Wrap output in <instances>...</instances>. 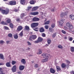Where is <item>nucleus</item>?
Instances as JSON below:
<instances>
[{
  "instance_id": "obj_1",
  "label": "nucleus",
  "mask_w": 74,
  "mask_h": 74,
  "mask_svg": "<svg viewBox=\"0 0 74 74\" xmlns=\"http://www.w3.org/2000/svg\"><path fill=\"white\" fill-rule=\"evenodd\" d=\"M42 56L44 58H46V59H48V58H49V57H51L50 55L46 53H43L42 55Z\"/></svg>"
},
{
  "instance_id": "obj_2",
  "label": "nucleus",
  "mask_w": 74,
  "mask_h": 74,
  "mask_svg": "<svg viewBox=\"0 0 74 74\" xmlns=\"http://www.w3.org/2000/svg\"><path fill=\"white\" fill-rule=\"evenodd\" d=\"M0 11H1L2 13L3 14H5V15L8 14L9 12V10L8 9H7V10L5 11V10H3V9H1V10Z\"/></svg>"
},
{
  "instance_id": "obj_3",
  "label": "nucleus",
  "mask_w": 74,
  "mask_h": 74,
  "mask_svg": "<svg viewBox=\"0 0 74 74\" xmlns=\"http://www.w3.org/2000/svg\"><path fill=\"white\" fill-rule=\"evenodd\" d=\"M8 5H16V1H11L9 2V3H8Z\"/></svg>"
},
{
  "instance_id": "obj_4",
  "label": "nucleus",
  "mask_w": 74,
  "mask_h": 74,
  "mask_svg": "<svg viewBox=\"0 0 74 74\" xmlns=\"http://www.w3.org/2000/svg\"><path fill=\"white\" fill-rule=\"evenodd\" d=\"M43 40V39L41 37H39L37 40L35 41V43H38L39 42H41Z\"/></svg>"
},
{
  "instance_id": "obj_5",
  "label": "nucleus",
  "mask_w": 74,
  "mask_h": 74,
  "mask_svg": "<svg viewBox=\"0 0 74 74\" xmlns=\"http://www.w3.org/2000/svg\"><path fill=\"white\" fill-rule=\"evenodd\" d=\"M38 25V23H33L31 24V26L32 27L34 28V27H35L37 26Z\"/></svg>"
},
{
  "instance_id": "obj_6",
  "label": "nucleus",
  "mask_w": 74,
  "mask_h": 74,
  "mask_svg": "<svg viewBox=\"0 0 74 74\" xmlns=\"http://www.w3.org/2000/svg\"><path fill=\"white\" fill-rule=\"evenodd\" d=\"M68 12H65V13H62V14H60V17L61 18L63 17V16H64V15H67V14H68Z\"/></svg>"
},
{
  "instance_id": "obj_7",
  "label": "nucleus",
  "mask_w": 74,
  "mask_h": 74,
  "mask_svg": "<svg viewBox=\"0 0 74 74\" xmlns=\"http://www.w3.org/2000/svg\"><path fill=\"white\" fill-rule=\"evenodd\" d=\"M24 69H25V66L23 65H20L19 66V69L20 70H21V71H22V70H24Z\"/></svg>"
},
{
  "instance_id": "obj_8",
  "label": "nucleus",
  "mask_w": 74,
  "mask_h": 74,
  "mask_svg": "<svg viewBox=\"0 0 74 74\" xmlns=\"http://www.w3.org/2000/svg\"><path fill=\"white\" fill-rule=\"evenodd\" d=\"M64 19H62V18H61L60 21L59 23V25H62L63 23H64Z\"/></svg>"
},
{
  "instance_id": "obj_9",
  "label": "nucleus",
  "mask_w": 74,
  "mask_h": 74,
  "mask_svg": "<svg viewBox=\"0 0 74 74\" xmlns=\"http://www.w3.org/2000/svg\"><path fill=\"white\" fill-rule=\"evenodd\" d=\"M16 70V65H14L12 68V70L13 72H15Z\"/></svg>"
},
{
  "instance_id": "obj_10",
  "label": "nucleus",
  "mask_w": 74,
  "mask_h": 74,
  "mask_svg": "<svg viewBox=\"0 0 74 74\" xmlns=\"http://www.w3.org/2000/svg\"><path fill=\"white\" fill-rule=\"evenodd\" d=\"M50 71L51 73L54 74V73H55V71H56L53 69V68H51L50 69Z\"/></svg>"
},
{
  "instance_id": "obj_11",
  "label": "nucleus",
  "mask_w": 74,
  "mask_h": 74,
  "mask_svg": "<svg viewBox=\"0 0 74 74\" xmlns=\"http://www.w3.org/2000/svg\"><path fill=\"white\" fill-rule=\"evenodd\" d=\"M23 27L21 26H19L17 28V30L18 31H21V30H22Z\"/></svg>"
},
{
  "instance_id": "obj_12",
  "label": "nucleus",
  "mask_w": 74,
  "mask_h": 74,
  "mask_svg": "<svg viewBox=\"0 0 74 74\" xmlns=\"http://www.w3.org/2000/svg\"><path fill=\"white\" fill-rule=\"evenodd\" d=\"M39 20H40L39 18L36 17H35L33 19V21L34 22H36V21H38Z\"/></svg>"
},
{
  "instance_id": "obj_13",
  "label": "nucleus",
  "mask_w": 74,
  "mask_h": 74,
  "mask_svg": "<svg viewBox=\"0 0 74 74\" xmlns=\"http://www.w3.org/2000/svg\"><path fill=\"white\" fill-rule=\"evenodd\" d=\"M40 32H41V33H43V32H45V30L44 29V28L42 27L40 29Z\"/></svg>"
},
{
  "instance_id": "obj_14",
  "label": "nucleus",
  "mask_w": 74,
  "mask_h": 74,
  "mask_svg": "<svg viewBox=\"0 0 74 74\" xmlns=\"http://www.w3.org/2000/svg\"><path fill=\"white\" fill-rule=\"evenodd\" d=\"M31 15H38V12H32L30 14Z\"/></svg>"
},
{
  "instance_id": "obj_15",
  "label": "nucleus",
  "mask_w": 74,
  "mask_h": 74,
  "mask_svg": "<svg viewBox=\"0 0 74 74\" xmlns=\"http://www.w3.org/2000/svg\"><path fill=\"white\" fill-rule=\"evenodd\" d=\"M31 38L33 39V40H35L36 38H37V36L35 35H32L31 37Z\"/></svg>"
},
{
  "instance_id": "obj_16",
  "label": "nucleus",
  "mask_w": 74,
  "mask_h": 74,
  "mask_svg": "<svg viewBox=\"0 0 74 74\" xmlns=\"http://www.w3.org/2000/svg\"><path fill=\"white\" fill-rule=\"evenodd\" d=\"M5 64L7 67H11V65L10 64V62H7Z\"/></svg>"
},
{
  "instance_id": "obj_17",
  "label": "nucleus",
  "mask_w": 74,
  "mask_h": 74,
  "mask_svg": "<svg viewBox=\"0 0 74 74\" xmlns=\"http://www.w3.org/2000/svg\"><path fill=\"white\" fill-rule=\"evenodd\" d=\"M25 0H21L20 3L21 4L23 5L25 3Z\"/></svg>"
},
{
  "instance_id": "obj_18",
  "label": "nucleus",
  "mask_w": 74,
  "mask_h": 74,
  "mask_svg": "<svg viewBox=\"0 0 74 74\" xmlns=\"http://www.w3.org/2000/svg\"><path fill=\"white\" fill-rule=\"evenodd\" d=\"M61 67L62 68H65L66 67V64L63 63L61 65Z\"/></svg>"
},
{
  "instance_id": "obj_19",
  "label": "nucleus",
  "mask_w": 74,
  "mask_h": 74,
  "mask_svg": "<svg viewBox=\"0 0 74 74\" xmlns=\"http://www.w3.org/2000/svg\"><path fill=\"white\" fill-rule=\"evenodd\" d=\"M14 37L15 39H18V34H16L14 35Z\"/></svg>"
},
{
  "instance_id": "obj_20",
  "label": "nucleus",
  "mask_w": 74,
  "mask_h": 74,
  "mask_svg": "<svg viewBox=\"0 0 74 74\" xmlns=\"http://www.w3.org/2000/svg\"><path fill=\"white\" fill-rule=\"evenodd\" d=\"M35 3H36L35 0H32L30 1V4H34Z\"/></svg>"
},
{
  "instance_id": "obj_21",
  "label": "nucleus",
  "mask_w": 74,
  "mask_h": 74,
  "mask_svg": "<svg viewBox=\"0 0 74 74\" xmlns=\"http://www.w3.org/2000/svg\"><path fill=\"white\" fill-rule=\"evenodd\" d=\"M56 68L57 69V71H60V70H61L60 67V66H56Z\"/></svg>"
},
{
  "instance_id": "obj_22",
  "label": "nucleus",
  "mask_w": 74,
  "mask_h": 74,
  "mask_svg": "<svg viewBox=\"0 0 74 74\" xmlns=\"http://www.w3.org/2000/svg\"><path fill=\"white\" fill-rule=\"evenodd\" d=\"M48 60V59L47 58H45V59L42 60V62H43V63H44V62H47Z\"/></svg>"
},
{
  "instance_id": "obj_23",
  "label": "nucleus",
  "mask_w": 74,
  "mask_h": 74,
  "mask_svg": "<svg viewBox=\"0 0 74 74\" xmlns=\"http://www.w3.org/2000/svg\"><path fill=\"white\" fill-rule=\"evenodd\" d=\"M70 18L72 20H74V16L73 15H71L70 16Z\"/></svg>"
},
{
  "instance_id": "obj_24",
  "label": "nucleus",
  "mask_w": 74,
  "mask_h": 74,
  "mask_svg": "<svg viewBox=\"0 0 74 74\" xmlns=\"http://www.w3.org/2000/svg\"><path fill=\"white\" fill-rule=\"evenodd\" d=\"M21 62L23 64H25L26 63V61H25V59H22L21 60Z\"/></svg>"
},
{
  "instance_id": "obj_25",
  "label": "nucleus",
  "mask_w": 74,
  "mask_h": 74,
  "mask_svg": "<svg viewBox=\"0 0 74 74\" xmlns=\"http://www.w3.org/2000/svg\"><path fill=\"white\" fill-rule=\"evenodd\" d=\"M0 59H3V60H4V56L2 54H0Z\"/></svg>"
},
{
  "instance_id": "obj_26",
  "label": "nucleus",
  "mask_w": 74,
  "mask_h": 74,
  "mask_svg": "<svg viewBox=\"0 0 74 74\" xmlns=\"http://www.w3.org/2000/svg\"><path fill=\"white\" fill-rule=\"evenodd\" d=\"M38 8V7L36 6L34 7L32 9V11H35V10H36Z\"/></svg>"
},
{
  "instance_id": "obj_27",
  "label": "nucleus",
  "mask_w": 74,
  "mask_h": 74,
  "mask_svg": "<svg viewBox=\"0 0 74 74\" xmlns=\"http://www.w3.org/2000/svg\"><path fill=\"white\" fill-rule=\"evenodd\" d=\"M25 29L27 30H29V27L27 25H26L25 26Z\"/></svg>"
},
{
  "instance_id": "obj_28",
  "label": "nucleus",
  "mask_w": 74,
  "mask_h": 74,
  "mask_svg": "<svg viewBox=\"0 0 74 74\" xmlns=\"http://www.w3.org/2000/svg\"><path fill=\"white\" fill-rule=\"evenodd\" d=\"M51 39L49 38H48L47 39V43L48 44H51Z\"/></svg>"
},
{
  "instance_id": "obj_29",
  "label": "nucleus",
  "mask_w": 74,
  "mask_h": 74,
  "mask_svg": "<svg viewBox=\"0 0 74 74\" xmlns=\"http://www.w3.org/2000/svg\"><path fill=\"white\" fill-rule=\"evenodd\" d=\"M37 54L38 55H40V54H41V53H42V51H41V50H39L37 52Z\"/></svg>"
},
{
  "instance_id": "obj_30",
  "label": "nucleus",
  "mask_w": 74,
  "mask_h": 74,
  "mask_svg": "<svg viewBox=\"0 0 74 74\" xmlns=\"http://www.w3.org/2000/svg\"><path fill=\"white\" fill-rule=\"evenodd\" d=\"M23 31H22V32L20 33V34H19V35L21 37H22V36H23Z\"/></svg>"
},
{
  "instance_id": "obj_31",
  "label": "nucleus",
  "mask_w": 74,
  "mask_h": 74,
  "mask_svg": "<svg viewBox=\"0 0 74 74\" xmlns=\"http://www.w3.org/2000/svg\"><path fill=\"white\" fill-rule=\"evenodd\" d=\"M71 51L72 52H74V47H71Z\"/></svg>"
},
{
  "instance_id": "obj_32",
  "label": "nucleus",
  "mask_w": 74,
  "mask_h": 74,
  "mask_svg": "<svg viewBox=\"0 0 74 74\" xmlns=\"http://www.w3.org/2000/svg\"><path fill=\"white\" fill-rule=\"evenodd\" d=\"M49 32H53V31L54 30L52 29V28H49Z\"/></svg>"
},
{
  "instance_id": "obj_33",
  "label": "nucleus",
  "mask_w": 74,
  "mask_h": 74,
  "mask_svg": "<svg viewBox=\"0 0 74 74\" xmlns=\"http://www.w3.org/2000/svg\"><path fill=\"white\" fill-rule=\"evenodd\" d=\"M32 7H30V6H29L27 7V9H26L27 11H29V10H30L31 8H32Z\"/></svg>"
},
{
  "instance_id": "obj_34",
  "label": "nucleus",
  "mask_w": 74,
  "mask_h": 74,
  "mask_svg": "<svg viewBox=\"0 0 74 74\" xmlns=\"http://www.w3.org/2000/svg\"><path fill=\"white\" fill-rule=\"evenodd\" d=\"M71 25H70V23H68L66 24V26H67V27H70Z\"/></svg>"
},
{
  "instance_id": "obj_35",
  "label": "nucleus",
  "mask_w": 74,
  "mask_h": 74,
  "mask_svg": "<svg viewBox=\"0 0 74 74\" xmlns=\"http://www.w3.org/2000/svg\"><path fill=\"white\" fill-rule=\"evenodd\" d=\"M51 27L52 28H54L55 27V24H52L51 25Z\"/></svg>"
},
{
  "instance_id": "obj_36",
  "label": "nucleus",
  "mask_w": 74,
  "mask_h": 74,
  "mask_svg": "<svg viewBox=\"0 0 74 74\" xmlns=\"http://www.w3.org/2000/svg\"><path fill=\"white\" fill-rule=\"evenodd\" d=\"M10 27L11 28H13L14 27V26L13 25L12 23H10Z\"/></svg>"
},
{
  "instance_id": "obj_37",
  "label": "nucleus",
  "mask_w": 74,
  "mask_h": 74,
  "mask_svg": "<svg viewBox=\"0 0 74 74\" xmlns=\"http://www.w3.org/2000/svg\"><path fill=\"white\" fill-rule=\"evenodd\" d=\"M1 23L2 24V25H7V24L6 23V22H4V21L2 22Z\"/></svg>"
},
{
  "instance_id": "obj_38",
  "label": "nucleus",
  "mask_w": 74,
  "mask_h": 74,
  "mask_svg": "<svg viewBox=\"0 0 74 74\" xmlns=\"http://www.w3.org/2000/svg\"><path fill=\"white\" fill-rule=\"evenodd\" d=\"M49 24V21H47L45 23V25H48Z\"/></svg>"
},
{
  "instance_id": "obj_39",
  "label": "nucleus",
  "mask_w": 74,
  "mask_h": 74,
  "mask_svg": "<svg viewBox=\"0 0 74 74\" xmlns=\"http://www.w3.org/2000/svg\"><path fill=\"white\" fill-rule=\"evenodd\" d=\"M8 37H12V34L10 33L8 34Z\"/></svg>"
},
{
  "instance_id": "obj_40",
  "label": "nucleus",
  "mask_w": 74,
  "mask_h": 74,
  "mask_svg": "<svg viewBox=\"0 0 74 74\" xmlns=\"http://www.w3.org/2000/svg\"><path fill=\"white\" fill-rule=\"evenodd\" d=\"M24 16H25V14L24 13L21 14V18H23V17Z\"/></svg>"
},
{
  "instance_id": "obj_41",
  "label": "nucleus",
  "mask_w": 74,
  "mask_h": 74,
  "mask_svg": "<svg viewBox=\"0 0 74 74\" xmlns=\"http://www.w3.org/2000/svg\"><path fill=\"white\" fill-rule=\"evenodd\" d=\"M7 23H10L11 22V20L10 19H8L6 21Z\"/></svg>"
},
{
  "instance_id": "obj_42",
  "label": "nucleus",
  "mask_w": 74,
  "mask_h": 74,
  "mask_svg": "<svg viewBox=\"0 0 74 74\" xmlns=\"http://www.w3.org/2000/svg\"><path fill=\"white\" fill-rule=\"evenodd\" d=\"M34 67L37 68L38 67V64H35L34 65Z\"/></svg>"
},
{
  "instance_id": "obj_43",
  "label": "nucleus",
  "mask_w": 74,
  "mask_h": 74,
  "mask_svg": "<svg viewBox=\"0 0 74 74\" xmlns=\"http://www.w3.org/2000/svg\"><path fill=\"white\" fill-rule=\"evenodd\" d=\"M69 27L70 29H73V25H71L70 27Z\"/></svg>"
},
{
  "instance_id": "obj_44",
  "label": "nucleus",
  "mask_w": 74,
  "mask_h": 74,
  "mask_svg": "<svg viewBox=\"0 0 74 74\" xmlns=\"http://www.w3.org/2000/svg\"><path fill=\"white\" fill-rule=\"evenodd\" d=\"M45 29H48V28H49V26L47 25H46V26H45Z\"/></svg>"
},
{
  "instance_id": "obj_45",
  "label": "nucleus",
  "mask_w": 74,
  "mask_h": 74,
  "mask_svg": "<svg viewBox=\"0 0 74 74\" xmlns=\"http://www.w3.org/2000/svg\"><path fill=\"white\" fill-rule=\"evenodd\" d=\"M58 48H60L61 49H62L63 48V47L62 46L60 45H59L58 46Z\"/></svg>"
},
{
  "instance_id": "obj_46",
  "label": "nucleus",
  "mask_w": 74,
  "mask_h": 74,
  "mask_svg": "<svg viewBox=\"0 0 74 74\" xmlns=\"http://www.w3.org/2000/svg\"><path fill=\"white\" fill-rule=\"evenodd\" d=\"M56 36V34L54 33V34H53V35L52 36V37L53 38H55V37Z\"/></svg>"
},
{
  "instance_id": "obj_47",
  "label": "nucleus",
  "mask_w": 74,
  "mask_h": 74,
  "mask_svg": "<svg viewBox=\"0 0 74 74\" xmlns=\"http://www.w3.org/2000/svg\"><path fill=\"white\" fill-rule=\"evenodd\" d=\"M15 63H16V61H12V64H13V65H14V64H15Z\"/></svg>"
},
{
  "instance_id": "obj_48",
  "label": "nucleus",
  "mask_w": 74,
  "mask_h": 74,
  "mask_svg": "<svg viewBox=\"0 0 74 74\" xmlns=\"http://www.w3.org/2000/svg\"><path fill=\"white\" fill-rule=\"evenodd\" d=\"M27 42L28 45H32V43H31L30 42L28 41Z\"/></svg>"
},
{
  "instance_id": "obj_49",
  "label": "nucleus",
  "mask_w": 74,
  "mask_h": 74,
  "mask_svg": "<svg viewBox=\"0 0 74 74\" xmlns=\"http://www.w3.org/2000/svg\"><path fill=\"white\" fill-rule=\"evenodd\" d=\"M66 62H67L68 64H70V62L69 61V60H66Z\"/></svg>"
},
{
  "instance_id": "obj_50",
  "label": "nucleus",
  "mask_w": 74,
  "mask_h": 74,
  "mask_svg": "<svg viewBox=\"0 0 74 74\" xmlns=\"http://www.w3.org/2000/svg\"><path fill=\"white\" fill-rule=\"evenodd\" d=\"M4 28L6 30H8V29H9V28H8V27L6 26H5Z\"/></svg>"
},
{
  "instance_id": "obj_51",
  "label": "nucleus",
  "mask_w": 74,
  "mask_h": 74,
  "mask_svg": "<svg viewBox=\"0 0 74 74\" xmlns=\"http://www.w3.org/2000/svg\"><path fill=\"white\" fill-rule=\"evenodd\" d=\"M42 37H45V34L44 33H43L42 34Z\"/></svg>"
},
{
  "instance_id": "obj_52",
  "label": "nucleus",
  "mask_w": 74,
  "mask_h": 74,
  "mask_svg": "<svg viewBox=\"0 0 74 74\" xmlns=\"http://www.w3.org/2000/svg\"><path fill=\"white\" fill-rule=\"evenodd\" d=\"M62 6L63 7H66V5H65L64 3L62 4Z\"/></svg>"
},
{
  "instance_id": "obj_53",
  "label": "nucleus",
  "mask_w": 74,
  "mask_h": 74,
  "mask_svg": "<svg viewBox=\"0 0 74 74\" xmlns=\"http://www.w3.org/2000/svg\"><path fill=\"white\" fill-rule=\"evenodd\" d=\"M73 39L72 38H70L69 39V40L71 41H72Z\"/></svg>"
},
{
  "instance_id": "obj_54",
  "label": "nucleus",
  "mask_w": 74,
  "mask_h": 74,
  "mask_svg": "<svg viewBox=\"0 0 74 74\" xmlns=\"http://www.w3.org/2000/svg\"><path fill=\"white\" fill-rule=\"evenodd\" d=\"M0 44H3L4 43V41L3 40H1L0 41Z\"/></svg>"
},
{
  "instance_id": "obj_55",
  "label": "nucleus",
  "mask_w": 74,
  "mask_h": 74,
  "mask_svg": "<svg viewBox=\"0 0 74 74\" xmlns=\"http://www.w3.org/2000/svg\"><path fill=\"white\" fill-rule=\"evenodd\" d=\"M2 71H3V70L2 69V68H0V72H2Z\"/></svg>"
},
{
  "instance_id": "obj_56",
  "label": "nucleus",
  "mask_w": 74,
  "mask_h": 74,
  "mask_svg": "<svg viewBox=\"0 0 74 74\" xmlns=\"http://www.w3.org/2000/svg\"><path fill=\"white\" fill-rule=\"evenodd\" d=\"M62 32L63 33H64V34H65V33H66V32L64 30H62Z\"/></svg>"
},
{
  "instance_id": "obj_57",
  "label": "nucleus",
  "mask_w": 74,
  "mask_h": 74,
  "mask_svg": "<svg viewBox=\"0 0 74 74\" xmlns=\"http://www.w3.org/2000/svg\"><path fill=\"white\" fill-rule=\"evenodd\" d=\"M16 20L17 22H20V21H21V20L20 19H16Z\"/></svg>"
},
{
  "instance_id": "obj_58",
  "label": "nucleus",
  "mask_w": 74,
  "mask_h": 74,
  "mask_svg": "<svg viewBox=\"0 0 74 74\" xmlns=\"http://www.w3.org/2000/svg\"><path fill=\"white\" fill-rule=\"evenodd\" d=\"M2 72H1V73H0L1 74H5V73H3V71H2Z\"/></svg>"
},
{
  "instance_id": "obj_59",
  "label": "nucleus",
  "mask_w": 74,
  "mask_h": 74,
  "mask_svg": "<svg viewBox=\"0 0 74 74\" xmlns=\"http://www.w3.org/2000/svg\"><path fill=\"white\" fill-rule=\"evenodd\" d=\"M4 63H0V66H1V65H4Z\"/></svg>"
},
{
  "instance_id": "obj_60",
  "label": "nucleus",
  "mask_w": 74,
  "mask_h": 74,
  "mask_svg": "<svg viewBox=\"0 0 74 74\" xmlns=\"http://www.w3.org/2000/svg\"><path fill=\"white\" fill-rule=\"evenodd\" d=\"M14 11H15V12H17L18 11V10L14 9V10H13Z\"/></svg>"
},
{
  "instance_id": "obj_61",
  "label": "nucleus",
  "mask_w": 74,
  "mask_h": 74,
  "mask_svg": "<svg viewBox=\"0 0 74 74\" xmlns=\"http://www.w3.org/2000/svg\"><path fill=\"white\" fill-rule=\"evenodd\" d=\"M71 74H74V71H72L71 72Z\"/></svg>"
},
{
  "instance_id": "obj_62",
  "label": "nucleus",
  "mask_w": 74,
  "mask_h": 74,
  "mask_svg": "<svg viewBox=\"0 0 74 74\" xmlns=\"http://www.w3.org/2000/svg\"><path fill=\"white\" fill-rule=\"evenodd\" d=\"M48 45H49L48 44H46L45 45V47H48Z\"/></svg>"
},
{
  "instance_id": "obj_63",
  "label": "nucleus",
  "mask_w": 74,
  "mask_h": 74,
  "mask_svg": "<svg viewBox=\"0 0 74 74\" xmlns=\"http://www.w3.org/2000/svg\"><path fill=\"white\" fill-rule=\"evenodd\" d=\"M9 42H10V41H6V43L7 44H8L9 43Z\"/></svg>"
},
{
  "instance_id": "obj_64",
  "label": "nucleus",
  "mask_w": 74,
  "mask_h": 74,
  "mask_svg": "<svg viewBox=\"0 0 74 74\" xmlns=\"http://www.w3.org/2000/svg\"><path fill=\"white\" fill-rule=\"evenodd\" d=\"M71 32H72V33H73V34H74V31H72Z\"/></svg>"
}]
</instances>
